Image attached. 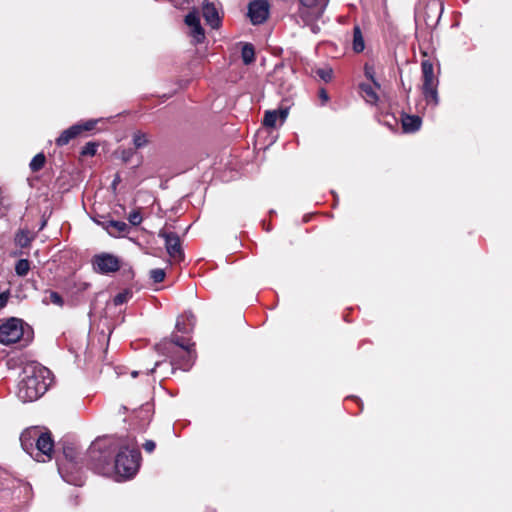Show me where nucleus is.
<instances>
[{
	"label": "nucleus",
	"mask_w": 512,
	"mask_h": 512,
	"mask_svg": "<svg viewBox=\"0 0 512 512\" xmlns=\"http://www.w3.org/2000/svg\"><path fill=\"white\" fill-rule=\"evenodd\" d=\"M316 75L325 82H329L332 79L333 70L331 68H318L315 71Z\"/></svg>",
	"instance_id": "obj_33"
},
{
	"label": "nucleus",
	"mask_w": 512,
	"mask_h": 512,
	"mask_svg": "<svg viewBox=\"0 0 512 512\" xmlns=\"http://www.w3.org/2000/svg\"><path fill=\"white\" fill-rule=\"evenodd\" d=\"M8 299H9V293L8 292L0 293V308H3V307L6 306V304L8 302Z\"/></svg>",
	"instance_id": "obj_37"
},
{
	"label": "nucleus",
	"mask_w": 512,
	"mask_h": 512,
	"mask_svg": "<svg viewBox=\"0 0 512 512\" xmlns=\"http://www.w3.org/2000/svg\"><path fill=\"white\" fill-rule=\"evenodd\" d=\"M364 75L366 76L367 79H369L372 82L373 86L376 89H380L381 88L380 83L375 78V69H374L373 65H371L369 63H365V65H364Z\"/></svg>",
	"instance_id": "obj_26"
},
{
	"label": "nucleus",
	"mask_w": 512,
	"mask_h": 512,
	"mask_svg": "<svg viewBox=\"0 0 512 512\" xmlns=\"http://www.w3.org/2000/svg\"><path fill=\"white\" fill-rule=\"evenodd\" d=\"M43 303L48 305L50 303H53L57 306H60L62 307L64 305V300L62 298V296L56 292V291H50L49 292V298H44L43 299Z\"/></svg>",
	"instance_id": "obj_27"
},
{
	"label": "nucleus",
	"mask_w": 512,
	"mask_h": 512,
	"mask_svg": "<svg viewBox=\"0 0 512 512\" xmlns=\"http://www.w3.org/2000/svg\"><path fill=\"white\" fill-rule=\"evenodd\" d=\"M118 448L113 437H99L91 443L81 462L97 474L109 475L113 472L114 454Z\"/></svg>",
	"instance_id": "obj_1"
},
{
	"label": "nucleus",
	"mask_w": 512,
	"mask_h": 512,
	"mask_svg": "<svg viewBox=\"0 0 512 512\" xmlns=\"http://www.w3.org/2000/svg\"><path fill=\"white\" fill-rule=\"evenodd\" d=\"M196 318L193 313H187L177 318L175 329L182 334H190L195 326Z\"/></svg>",
	"instance_id": "obj_16"
},
{
	"label": "nucleus",
	"mask_w": 512,
	"mask_h": 512,
	"mask_svg": "<svg viewBox=\"0 0 512 512\" xmlns=\"http://www.w3.org/2000/svg\"><path fill=\"white\" fill-rule=\"evenodd\" d=\"M270 15L268 0H253L248 5V16L253 25L263 24Z\"/></svg>",
	"instance_id": "obj_12"
},
{
	"label": "nucleus",
	"mask_w": 512,
	"mask_h": 512,
	"mask_svg": "<svg viewBox=\"0 0 512 512\" xmlns=\"http://www.w3.org/2000/svg\"><path fill=\"white\" fill-rule=\"evenodd\" d=\"M192 34L197 43H202L205 39L204 29L202 28L201 24L192 27Z\"/></svg>",
	"instance_id": "obj_35"
},
{
	"label": "nucleus",
	"mask_w": 512,
	"mask_h": 512,
	"mask_svg": "<svg viewBox=\"0 0 512 512\" xmlns=\"http://www.w3.org/2000/svg\"><path fill=\"white\" fill-rule=\"evenodd\" d=\"M299 2L303 7L311 9L313 18L318 19L322 16L329 0H299Z\"/></svg>",
	"instance_id": "obj_17"
},
{
	"label": "nucleus",
	"mask_w": 512,
	"mask_h": 512,
	"mask_svg": "<svg viewBox=\"0 0 512 512\" xmlns=\"http://www.w3.org/2000/svg\"><path fill=\"white\" fill-rule=\"evenodd\" d=\"M34 236L27 229L19 230L15 235V244L21 248L30 247Z\"/></svg>",
	"instance_id": "obj_21"
},
{
	"label": "nucleus",
	"mask_w": 512,
	"mask_h": 512,
	"mask_svg": "<svg viewBox=\"0 0 512 512\" xmlns=\"http://www.w3.org/2000/svg\"><path fill=\"white\" fill-rule=\"evenodd\" d=\"M119 182H120V178H119V176H116V178L113 180L112 185L116 186Z\"/></svg>",
	"instance_id": "obj_40"
},
{
	"label": "nucleus",
	"mask_w": 512,
	"mask_h": 512,
	"mask_svg": "<svg viewBox=\"0 0 512 512\" xmlns=\"http://www.w3.org/2000/svg\"><path fill=\"white\" fill-rule=\"evenodd\" d=\"M30 270V261L28 259H20L15 264V273L20 276L24 277L28 274Z\"/></svg>",
	"instance_id": "obj_25"
},
{
	"label": "nucleus",
	"mask_w": 512,
	"mask_h": 512,
	"mask_svg": "<svg viewBox=\"0 0 512 512\" xmlns=\"http://www.w3.org/2000/svg\"><path fill=\"white\" fill-rule=\"evenodd\" d=\"M165 275H166L165 271L163 269H160V268L152 269L150 271V278L155 283H160V282L164 281Z\"/></svg>",
	"instance_id": "obj_34"
},
{
	"label": "nucleus",
	"mask_w": 512,
	"mask_h": 512,
	"mask_svg": "<svg viewBox=\"0 0 512 512\" xmlns=\"http://www.w3.org/2000/svg\"><path fill=\"white\" fill-rule=\"evenodd\" d=\"M98 144L95 142H87L81 149L82 156H94L97 152Z\"/></svg>",
	"instance_id": "obj_31"
},
{
	"label": "nucleus",
	"mask_w": 512,
	"mask_h": 512,
	"mask_svg": "<svg viewBox=\"0 0 512 512\" xmlns=\"http://www.w3.org/2000/svg\"><path fill=\"white\" fill-rule=\"evenodd\" d=\"M133 153H134V152H133L131 149H130V150H124V151L122 152V160H123L125 163H127V162L130 160V158L132 157Z\"/></svg>",
	"instance_id": "obj_38"
},
{
	"label": "nucleus",
	"mask_w": 512,
	"mask_h": 512,
	"mask_svg": "<svg viewBox=\"0 0 512 512\" xmlns=\"http://www.w3.org/2000/svg\"><path fill=\"white\" fill-rule=\"evenodd\" d=\"M132 376H133V377H136V376H137V372H136V371H133V372H132Z\"/></svg>",
	"instance_id": "obj_41"
},
{
	"label": "nucleus",
	"mask_w": 512,
	"mask_h": 512,
	"mask_svg": "<svg viewBox=\"0 0 512 512\" xmlns=\"http://www.w3.org/2000/svg\"><path fill=\"white\" fill-rule=\"evenodd\" d=\"M97 120H88L84 123H77L68 129L64 130L60 136L55 140L57 146L62 147L67 145L72 139L82 135L84 132L95 129Z\"/></svg>",
	"instance_id": "obj_9"
},
{
	"label": "nucleus",
	"mask_w": 512,
	"mask_h": 512,
	"mask_svg": "<svg viewBox=\"0 0 512 512\" xmlns=\"http://www.w3.org/2000/svg\"><path fill=\"white\" fill-rule=\"evenodd\" d=\"M24 377L18 385V397L23 402H33L43 396L53 378L51 371L41 365L31 364L24 368Z\"/></svg>",
	"instance_id": "obj_2"
},
{
	"label": "nucleus",
	"mask_w": 512,
	"mask_h": 512,
	"mask_svg": "<svg viewBox=\"0 0 512 512\" xmlns=\"http://www.w3.org/2000/svg\"><path fill=\"white\" fill-rule=\"evenodd\" d=\"M143 448L146 452L152 453L156 448V444L153 440H146V442L143 444Z\"/></svg>",
	"instance_id": "obj_36"
},
{
	"label": "nucleus",
	"mask_w": 512,
	"mask_h": 512,
	"mask_svg": "<svg viewBox=\"0 0 512 512\" xmlns=\"http://www.w3.org/2000/svg\"><path fill=\"white\" fill-rule=\"evenodd\" d=\"M33 337L32 329L18 318H9L0 324V343L10 345L23 341L26 345Z\"/></svg>",
	"instance_id": "obj_4"
},
{
	"label": "nucleus",
	"mask_w": 512,
	"mask_h": 512,
	"mask_svg": "<svg viewBox=\"0 0 512 512\" xmlns=\"http://www.w3.org/2000/svg\"><path fill=\"white\" fill-rule=\"evenodd\" d=\"M195 347V343L185 336L172 333L169 338H164L155 345V349L163 354L174 353L178 349H189Z\"/></svg>",
	"instance_id": "obj_8"
},
{
	"label": "nucleus",
	"mask_w": 512,
	"mask_h": 512,
	"mask_svg": "<svg viewBox=\"0 0 512 512\" xmlns=\"http://www.w3.org/2000/svg\"><path fill=\"white\" fill-rule=\"evenodd\" d=\"M319 97L324 101L326 102L328 99H329V96H328V93L326 92L325 89H320L319 91Z\"/></svg>",
	"instance_id": "obj_39"
},
{
	"label": "nucleus",
	"mask_w": 512,
	"mask_h": 512,
	"mask_svg": "<svg viewBox=\"0 0 512 512\" xmlns=\"http://www.w3.org/2000/svg\"><path fill=\"white\" fill-rule=\"evenodd\" d=\"M163 355L169 358V362H155L154 367L149 370L150 373L155 372L157 368H160L163 365H166L170 369L171 373H174L176 369L188 371L193 366L197 356L195 347L189 349H178V351H175L174 353H167Z\"/></svg>",
	"instance_id": "obj_6"
},
{
	"label": "nucleus",
	"mask_w": 512,
	"mask_h": 512,
	"mask_svg": "<svg viewBox=\"0 0 512 512\" xmlns=\"http://www.w3.org/2000/svg\"><path fill=\"white\" fill-rule=\"evenodd\" d=\"M365 48L364 38L361 28L355 25L353 28V50L356 53H361Z\"/></svg>",
	"instance_id": "obj_22"
},
{
	"label": "nucleus",
	"mask_w": 512,
	"mask_h": 512,
	"mask_svg": "<svg viewBox=\"0 0 512 512\" xmlns=\"http://www.w3.org/2000/svg\"><path fill=\"white\" fill-rule=\"evenodd\" d=\"M359 89H360L361 96L367 103H369L371 105L377 104L379 97L375 91L374 86H372L371 84H368V83H360Z\"/></svg>",
	"instance_id": "obj_20"
},
{
	"label": "nucleus",
	"mask_w": 512,
	"mask_h": 512,
	"mask_svg": "<svg viewBox=\"0 0 512 512\" xmlns=\"http://www.w3.org/2000/svg\"><path fill=\"white\" fill-rule=\"evenodd\" d=\"M20 441L22 448L36 461L45 462L52 459L55 444L50 431L32 427L22 432Z\"/></svg>",
	"instance_id": "obj_3"
},
{
	"label": "nucleus",
	"mask_w": 512,
	"mask_h": 512,
	"mask_svg": "<svg viewBox=\"0 0 512 512\" xmlns=\"http://www.w3.org/2000/svg\"><path fill=\"white\" fill-rule=\"evenodd\" d=\"M45 225H46V221H44V222L42 223V225H41V228H40V229H42Z\"/></svg>",
	"instance_id": "obj_42"
},
{
	"label": "nucleus",
	"mask_w": 512,
	"mask_h": 512,
	"mask_svg": "<svg viewBox=\"0 0 512 512\" xmlns=\"http://www.w3.org/2000/svg\"><path fill=\"white\" fill-rule=\"evenodd\" d=\"M133 143L137 149L146 146L148 143L147 135L141 132L135 133L133 136Z\"/></svg>",
	"instance_id": "obj_32"
},
{
	"label": "nucleus",
	"mask_w": 512,
	"mask_h": 512,
	"mask_svg": "<svg viewBox=\"0 0 512 512\" xmlns=\"http://www.w3.org/2000/svg\"><path fill=\"white\" fill-rule=\"evenodd\" d=\"M111 237H124L130 233L131 227L124 221L113 220L108 216H101L100 220H96Z\"/></svg>",
	"instance_id": "obj_13"
},
{
	"label": "nucleus",
	"mask_w": 512,
	"mask_h": 512,
	"mask_svg": "<svg viewBox=\"0 0 512 512\" xmlns=\"http://www.w3.org/2000/svg\"><path fill=\"white\" fill-rule=\"evenodd\" d=\"M288 116L287 109L267 110L264 114L263 125L265 127L274 128L278 119L284 121Z\"/></svg>",
	"instance_id": "obj_18"
},
{
	"label": "nucleus",
	"mask_w": 512,
	"mask_h": 512,
	"mask_svg": "<svg viewBox=\"0 0 512 512\" xmlns=\"http://www.w3.org/2000/svg\"><path fill=\"white\" fill-rule=\"evenodd\" d=\"M184 21H185L186 25H188L191 28L201 24L200 23L199 13L196 10H193V11L189 12L185 16V20Z\"/></svg>",
	"instance_id": "obj_28"
},
{
	"label": "nucleus",
	"mask_w": 512,
	"mask_h": 512,
	"mask_svg": "<svg viewBox=\"0 0 512 512\" xmlns=\"http://www.w3.org/2000/svg\"><path fill=\"white\" fill-rule=\"evenodd\" d=\"M202 16L207 25L212 29H218L221 26L222 19L214 2L204 0L202 3Z\"/></svg>",
	"instance_id": "obj_14"
},
{
	"label": "nucleus",
	"mask_w": 512,
	"mask_h": 512,
	"mask_svg": "<svg viewBox=\"0 0 512 512\" xmlns=\"http://www.w3.org/2000/svg\"><path fill=\"white\" fill-rule=\"evenodd\" d=\"M62 452L65 460L67 461V466L70 468H79L82 458H79V452L76 445L72 442H63L62 444Z\"/></svg>",
	"instance_id": "obj_15"
},
{
	"label": "nucleus",
	"mask_w": 512,
	"mask_h": 512,
	"mask_svg": "<svg viewBox=\"0 0 512 512\" xmlns=\"http://www.w3.org/2000/svg\"><path fill=\"white\" fill-rule=\"evenodd\" d=\"M241 58L245 65H250L255 61V48L251 43H245L243 45Z\"/></svg>",
	"instance_id": "obj_23"
},
{
	"label": "nucleus",
	"mask_w": 512,
	"mask_h": 512,
	"mask_svg": "<svg viewBox=\"0 0 512 512\" xmlns=\"http://www.w3.org/2000/svg\"><path fill=\"white\" fill-rule=\"evenodd\" d=\"M45 163H46V156L44 153L41 152V153L36 154L32 158V160L29 164V168L33 173H36L44 168Z\"/></svg>",
	"instance_id": "obj_24"
},
{
	"label": "nucleus",
	"mask_w": 512,
	"mask_h": 512,
	"mask_svg": "<svg viewBox=\"0 0 512 512\" xmlns=\"http://www.w3.org/2000/svg\"><path fill=\"white\" fill-rule=\"evenodd\" d=\"M158 236L165 240V248L171 258L176 261H181L184 258V253L181 247V241L177 233L168 232L161 229Z\"/></svg>",
	"instance_id": "obj_11"
},
{
	"label": "nucleus",
	"mask_w": 512,
	"mask_h": 512,
	"mask_svg": "<svg viewBox=\"0 0 512 512\" xmlns=\"http://www.w3.org/2000/svg\"><path fill=\"white\" fill-rule=\"evenodd\" d=\"M128 221L132 226H138L142 223L143 217L140 208H137L129 213Z\"/></svg>",
	"instance_id": "obj_29"
},
{
	"label": "nucleus",
	"mask_w": 512,
	"mask_h": 512,
	"mask_svg": "<svg viewBox=\"0 0 512 512\" xmlns=\"http://www.w3.org/2000/svg\"><path fill=\"white\" fill-rule=\"evenodd\" d=\"M141 453L137 448H120L118 453L114 454L113 472L123 478L133 477L139 469Z\"/></svg>",
	"instance_id": "obj_5"
},
{
	"label": "nucleus",
	"mask_w": 512,
	"mask_h": 512,
	"mask_svg": "<svg viewBox=\"0 0 512 512\" xmlns=\"http://www.w3.org/2000/svg\"><path fill=\"white\" fill-rule=\"evenodd\" d=\"M402 129L405 133H413L420 129L422 120L417 115L404 114L402 116Z\"/></svg>",
	"instance_id": "obj_19"
},
{
	"label": "nucleus",
	"mask_w": 512,
	"mask_h": 512,
	"mask_svg": "<svg viewBox=\"0 0 512 512\" xmlns=\"http://www.w3.org/2000/svg\"><path fill=\"white\" fill-rule=\"evenodd\" d=\"M131 296H132V293L130 290H124L123 292L118 293L114 297L113 303L116 306L122 305V304L126 303L129 300V298H131Z\"/></svg>",
	"instance_id": "obj_30"
},
{
	"label": "nucleus",
	"mask_w": 512,
	"mask_h": 512,
	"mask_svg": "<svg viewBox=\"0 0 512 512\" xmlns=\"http://www.w3.org/2000/svg\"><path fill=\"white\" fill-rule=\"evenodd\" d=\"M422 71V94L429 105L436 106L439 103L438 98V79L434 76V66L430 60H423L421 63Z\"/></svg>",
	"instance_id": "obj_7"
},
{
	"label": "nucleus",
	"mask_w": 512,
	"mask_h": 512,
	"mask_svg": "<svg viewBox=\"0 0 512 512\" xmlns=\"http://www.w3.org/2000/svg\"><path fill=\"white\" fill-rule=\"evenodd\" d=\"M94 270L100 274H109L118 271L121 267L120 259L110 253L97 254L92 259Z\"/></svg>",
	"instance_id": "obj_10"
}]
</instances>
